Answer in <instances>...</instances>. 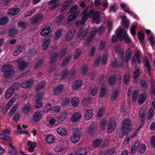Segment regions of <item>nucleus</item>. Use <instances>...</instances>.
<instances>
[{"label":"nucleus","mask_w":155,"mask_h":155,"mask_svg":"<svg viewBox=\"0 0 155 155\" xmlns=\"http://www.w3.org/2000/svg\"><path fill=\"white\" fill-rule=\"evenodd\" d=\"M117 36L122 41L124 38L125 42L127 44H129L130 42V38L128 37L127 32L125 31L123 29H120L116 32Z\"/></svg>","instance_id":"f257e3e1"},{"label":"nucleus","mask_w":155,"mask_h":155,"mask_svg":"<svg viewBox=\"0 0 155 155\" xmlns=\"http://www.w3.org/2000/svg\"><path fill=\"white\" fill-rule=\"evenodd\" d=\"M121 129L123 133H125L127 134V132H130L132 129V127L130 121L129 119H126L123 121Z\"/></svg>","instance_id":"f03ea898"},{"label":"nucleus","mask_w":155,"mask_h":155,"mask_svg":"<svg viewBox=\"0 0 155 155\" xmlns=\"http://www.w3.org/2000/svg\"><path fill=\"white\" fill-rule=\"evenodd\" d=\"M12 66L10 65H4L2 68V71L4 73V76L7 78L10 76L13 73Z\"/></svg>","instance_id":"7ed1b4c3"},{"label":"nucleus","mask_w":155,"mask_h":155,"mask_svg":"<svg viewBox=\"0 0 155 155\" xmlns=\"http://www.w3.org/2000/svg\"><path fill=\"white\" fill-rule=\"evenodd\" d=\"M81 134L80 129L78 128L75 129L73 134L71 137V141L74 143H77L80 140Z\"/></svg>","instance_id":"20e7f679"},{"label":"nucleus","mask_w":155,"mask_h":155,"mask_svg":"<svg viewBox=\"0 0 155 155\" xmlns=\"http://www.w3.org/2000/svg\"><path fill=\"white\" fill-rule=\"evenodd\" d=\"M43 19V16L41 14L35 15L31 18V24H34L37 23L42 21Z\"/></svg>","instance_id":"39448f33"},{"label":"nucleus","mask_w":155,"mask_h":155,"mask_svg":"<svg viewBox=\"0 0 155 155\" xmlns=\"http://www.w3.org/2000/svg\"><path fill=\"white\" fill-rule=\"evenodd\" d=\"M100 15L98 11L95 12L94 10H91L88 13L89 17L92 18L93 20L100 18Z\"/></svg>","instance_id":"423d86ee"},{"label":"nucleus","mask_w":155,"mask_h":155,"mask_svg":"<svg viewBox=\"0 0 155 155\" xmlns=\"http://www.w3.org/2000/svg\"><path fill=\"white\" fill-rule=\"evenodd\" d=\"M31 104L29 103L25 104L22 108L24 114L28 115L31 112Z\"/></svg>","instance_id":"0eeeda50"},{"label":"nucleus","mask_w":155,"mask_h":155,"mask_svg":"<svg viewBox=\"0 0 155 155\" xmlns=\"http://www.w3.org/2000/svg\"><path fill=\"white\" fill-rule=\"evenodd\" d=\"M63 89L64 86L62 84H60L57 86L53 90L54 94L58 96L62 93Z\"/></svg>","instance_id":"6e6552de"},{"label":"nucleus","mask_w":155,"mask_h":155,"mask_svg":"<svg viewBox=\"0 0 155 155\" xmlns=\"http://www.w3.org/2000/svg\"><path fill=\"white\" fill-rule=\"evenodd\" d=\"M116 127V125L114 120H110L108 126V133L111 134L115 128Z\"/></svg>","instance_id":"1a4fd4ad"},{"label":"nucleus","mask_w":155,"mask_h":155,"mask_svg":"<svg viewBox=\"0 0 155 155\" xmlns=\"http://www.w3.org/2000/svg\"><path fill=\"white\" fill-rule=\"evenodd\" d=\"M88 31L87 29L81 28L79 31L77 35V37L81 39H84L87 35Z\"/></svg>","instance_id":"9d476101"},{"label":"nucleus","mask_w":155,"mask_h":155,"mask_svg":"<svg viewBox=\"0 0 155 155\" xmlns=\"http://www.w3.org/2000/svg\"><path fill=\"white\" fill-rule=\"evenodd\" d=\"M138 63H140V55L138 51H136L132 60V64H136L137 62Z\"/></svg>","instance_id":"9b49d317"},{"label":"nucleus","mask_w":155,"mask_h":155,"mask_svg":"<svg viewBox=\"0 0 155 155\" xmlns=\"http://www.w3.org/2000/svg\"><path fill=\"white\" fill-rule=\"evenodd\" d=\"M20 9L18 8H14L9 9L8 14L12 15H17L20 12Z\"/></svg>","instance_id":"f8f14e48"},{"label":"nucleus","mask_w":155,"mask_h":155,"mask_svg":"<svg viewBox=\"0 0 155 155\" xmlns=\"http://www.w3.org/2000/svg\"><path fill=\"white\" fill-rule=\"evenodd\" d=\"M56 131L58 134L61 136L66 135L67 132L66 129L62 127H58Z\"/></svg>","instance_id":"ddd939ff"},{"label":"nucleus","mask_w":155,"mask_h":155,"mask_svg":"<svg viewBox=\"0 0 155 155\" xmlns=\"http://www.w3.org/2000/svg\"><path fill=\"white\" fill-rule=\"evenodd\" d=\"M33 81L31 79L24 81L21 83L20 86L22 88H28L31 85Z\"/></svg>","instance_id":"4468645a"},{"label":"nucleus","mask_w":155,"mask_h":155,"mask_svg":"<svg viewBox=\"0 0 155 155\" xmlns=\"http://www.w3.org/2000/svg\"><path fill=\"white\" fill-rule=\"evenodd\" d=\"M33 116L34 120L38 121L40 120L41 118L42 114L40 112L36 111L34 113Z\"/></svg>","instance_id":"2eb2a0df"},{"label":"nucleus","mask_w":155,"mask_h":155,"mask_svg":"<svg viewBox=\"0 0 155 155\" xmlns=\"http://www.w3.org/2000/svg\"><path fill=\"white\" fill-rule=\"evenodd\" d=\"M19 69L20 70L22 71L26 68L28 65V63L27 62L22 61H18Z\"/></svg>","instance_id":"dca6fc26"},{"label":"nucleus","mask_w":155,"mask_h":155,"mask_svg":"<svg viewBox=\"0 0 155 155\" xmlns=\"http://www.w3.org/2000/svg\"><path fill=\"white\" fill-rule=\"evenodd\" d=\"M96 131V126L94 124H91L87 128L88 133L91 134H94Z\"/></svg>","instance_id":"f3484780"},{"label":"nucleus","mask_w":155,"mask_h":155,"mask_svg":"<svg viewBox=\"0 0 155 155\" xmlns=\"http://www.w3.org/2000/svg\"><path fill=\"white\" fill-rule=\"evenodd\" d=\"M75 30L74 28L71 29L66 36L67 41H69L72 38L75 33Z\"/></svg>","instance_id":"a211bd4d"},{"label":"nucleus","mask_w":155,"mask_h":155,"mask_svg":"<svg viewBox=\"0 0 155 155\" xmlns=\"http://www.w3.org/2000/svg\"><path fill=\"white\" fill-rule=\"evenodd\" d=\"M81 114L79 113H76L73 114L71 118V120L72 122L74 123L78 121L81 118Z\"/></svg>","instance_id":"6ab92c4d"},{"label":"nucleus","mask_w":155,"mask_h":155,"mask_svg":"<svg viewBox=\"0 0 155 155\" xmlns=\"http://www.w3.org/2000/svg\"><path fill=\"white\" fill-rule=\"evenodd\" d=\"M103 141V140L101 138L94 140L92 142L93 147L95 148L98 147Z\"/></svg>","instance_id":"aec40b11"},{"label":"nucleus","mask_w":155,"mask_h":155,"mask_svg":"<svg viewBox=\"0 0 155 155\" xmlns=\"http://www.w3.org/2000/svg\"><path fill=\"white\" fill-rule=\"evenodd\" d=\"M122 23L126 28H128L129 27V23L128 20L125 16L123 15L121 17Z\"/></svg>","instance_id":"412c9836"},{"label":"nucleus","mask_w":155,"mask_h":155,"mask_svg":"<svg viewBox=\"0 0 155 155\" xmlns=\"http://www.w3.org/2000/svg\"><path fill=\"white\" fill-rule=\"evenodd\" d=\"M82 82L81 80H78L74 82L72 86V88L74 90H76L79 88L81 86Z\"/></svg>","instance_id":"4be33fe9"},{"label":"nucleus","mask_w":155,"mask_h":155,"mask_svg":"<svg viewBox=\"0 0 155 155\" xmlns=\"http://www.w3.org/2000/svg\"><path fill=\"white\" fill-rule=\"evenodd\" d=\"M139 147V141H136L133 144V146L131 147L130 153L131 154L135 153L136 152L137 149H138Z\"/></svg>","instance_id":"5701e85b"},{"label":"nucleus","mask_w":155,"mask_h":155,"mask_svg":"<svg viewBox=\"0 0 155 155\" xmlns=\"http://www.w3.org/2000/svg\"><path fill=\"white\" fill-rule=\"evenodd\" d=\"M139 147L138 149L139 153L140 154L143 153L146 149V145L144 144H141L139 141Z\"/></svg>","instance_id":"b1692460"},{"label":"nucleus","mask_w":155,"mask_h":155,"mask_svg":"<svg viewBox=\"0 0 155 155\" xmlns=\"http://www.w3.org/2000/svg\"><path fill=\"white\" fill-rule=\"evenodd\" d=\"M11 86L7 90L5 93V97L6 98H9L13 93L14 91Z\"/></svg>","instance_id":"393cba45"},{"label":"nucleus","mask_w":155,"mask_h":155,"mask_svg":"<svg viewBox=\"0 0 155 155\" xmlns=\"http://www.w3.org/2000/svg\"><path fill=\"white\" fill-rule=\"evenodd\" d=\"M139 99L138 100V104L139 105L142 104L146 99V94L145 93L140 94L139 95Z\"/></svg>","instance_id":"a878e982"},{"label":"nucleus","mask_w":155,"mask_h":155,"mask_svg":"<svg viewBox=\"0 0 155 155\" xmlns=\"http://www.w3.org/2000/svg\"><path fill=\"white\" fill-rule=\"evenodd\" d=\"M50 28V26H46L41 31L40 33L41 35L42 36H47L49 32Z\"/></svg>","instance_id":"bb28decb"},{"label":"nucleus","mask_w":155,"mask_h":155,"mask_svg":"<svg viewBox=\"0 0 155 155\" xmlns=\"http://www.w3.org/2000/svg\"><path fill=\"white\" fill-rule=\"evenodd\" d=\"M83 16L82 17V19L81 21V24L83 25L84 23L87 21L88 17H89L88 15V13H87L86 10H85L83 12Z\"/></svg>","instance_id":"cd10ccee"},{"label":"nucleus","mask_w":155,"mask_h":155,"mask_svg":"<svg viewBox=\"0 0 155 155\" xmlns=\"http://www.w3.org/2000/svg\"><path fill=\"white\" fill-rule=\"evenodd\" d=\"M15 101V97H13L9 101L5 107V110L6 112L5 113V114H6L7 111L9 109L10 107L12 106L13 103Z\"/></svg>","instance_id":"c85d7f7f"},{"label":"nucleus","mask_w":155,"mask_h":155,"mask_svg":"<svg viewBox=\"0 0 155 155\" xmlns=\"http://www.w3.org/2000/svg\"><path fill=\"white\" fill-rule=\"evenodd\" d=\"M93 111L91 109L87 110L85 115V119L86 120H89L91 118L93 115Z\"/></svg>","instance_id":"c756f323"},{"label":"nucleus","mask_w":155,"mask_h":155,"mask_svg":"<svg viewBox=\"0 0 155 155\" xmlns=\"http://www.w3.org/2000/svg\"><path fill=\"white\" fill-rule=\"evenodd\" d=\"M154 111L152 107H150L148 110L147 119L149 120H151L153 117Z\"/></svg>","instance_id":"7c9ffc66"},{"label":"nucleus","mask_w":155,"mask_h":155,"mask_svg":"<svg viewBox=\"0 0 155 155\" xmlns=\"http://www.w3.org/2000/svg\"><path fill=\"white\" fill-rule=\"evenodd\" d=\"M106 94V86L104 84H103L101 86L100 91V97H103Z\"/></svg>","instance_id":"2f4dec72"},{"label":"nucleus","mask_w":155,"mask_h":155,"mask_svg":"<svg viewBox=\"0 0 155 155\" xmlns=\"http://www.w3.org/2000/svg\"><path fill=\"white\" fill-rule=\"evenodd\" d=\"M86 153V150L84 148H79L76 152V155H85Z\"/></svg>","instance_id":"473e14b6"},{"label":"nucleus","mask_w":155,"mask_h":155,"mask_svg":"<svg viewBox=\"0 0 155 155\" xmlns=\"http://www.w3.org/2000/svg\"><path fill=\"white\" fill-rule=\"evenodd\" d=\"M66 148L64 147H57L54 148V150L56 152L64 153L66 151Z\"/></svg>","instance_id":"72a5a7b5"},{"label":"nucleus","mask_w":155,"mask_h":155,"mask_svg":"<svg viewBox=\"0 0 155 155\" xmlns=\"http://www.w3.org/2000/svg\"><path fill=\"white\" fill-rule=\"evenodd\" d=\"M115 50L118 53V56H120V58L121 61L122 62L123 61V56L124 54V50L121 49L118 47H117L116 48Z\"/></svg>","instance_id":"f704fd0d"},{"label":"nucleus","mask_w":155,"mask_h":155,"mask_svg":"<svg viewBox=\"0 0 155 155\" xmlns=\"http://www.w3.org/2000/svg\"><path fill=\"white\" fill-rule=\"evenodd\" d=\"M9 21L8 17L5 16L0 19V25H6Z\"/></svg>","instance_id":"c9c22d12"},{"label":"nucleus","mask_w":155,"mask_h":155,"mask_svg":"<svg viewBox=\"0 0 155 155\" xmlns=\"http://www.w3.org/2000/svg\"><path fill=\"white\" fill-rule=\"evenodd\" d=\"M27 25V22L26 21H20L17 23V26L19 28L22 29L25 28Z\"/></svg>","instance_id":"e433bc0d"},{"label":"nucleus","mask_w":155,"mask_h":155,"mask_svg":"<svg viewBox=\"0 0 155 155\" xmlns=\"http://www.w3.org/2000/svg\"><path fill=\"white\" fill-rule=\"evenodd\" d=\"M145 37L143 32L142 31H139L138 33V38L141 44L143 42Z\"/></svg>","instance_id":"4c0bfd02"},{"label":"nucleus","mask_w":155,"mask_h":155,"mask_svg":"<svg viewBox=\"0 0 155 155\" xmlns=\"http://www.w3.org/2000/svg\"><path fill=\"white\" fill-rule=\"evenodd\" d=\"M19 106V104H15L11 108L8 114L10 116H12L14 114L16 109Z\"/></svg>","instance_id":"58836bf2"},{"label":"nucleus","mask_w":155,"mask_h":155,"mask_svg":"<svg viewBox=\"0 0 155 155\" xmlns=\"http://www.w3.org/2000/svg\"><path fill=\"white\" fill-rule=\"evenodd\" d=\"M79 13L78 12L74 13L72 15L70 16L68 18V21H71L75 18L78 16Z\"/></svg>","instance_id":"ea45409f"},{"label":"nucleus","mask_w":155,"mask_h":155,"mask_svg":"<svg viewBox=\"0 0 155 155\" xmlns=\"http://www.w3.org/2000/svg\"><path fill=\"white\" fill-rule=\"evenodd\" d=\"M79 100L77 97H75L72 99L71 103L73 106L77 107L79 104Z\"/></svg>","instance_id":"a19ab883"},{"label":"nucleus","mask_w":155,"mask_h":155,"mask_svg":"<svg viewBox=\"0 0 155 155\" xmlns=\"http://www.w3.org/2000/svg\"><path fill=\"white\" fill-rule=\"evenodd\" d=\"M49 39H45L42 44V49L44 50H46L50 43Z\"/></svg>","instance_id":"79ce46f5"},{"label":"nucleus","mask_w":155,"mask_h":155,"mask_svg":"<svg viewBox=\"0 0 155 155\" xmlns=\"http://www.w3.org/2000/svg\"><path fill=\"white\" fill-rule=\"evenodd\" d=\"M18 33V30L16 28H14L11 29L9 31V35L13 36L17 34Z\"/></svg>","instance_id":"37998d69"},{"label":"nucleus","mask_w":155,"mask_h":155,"mask_svg":"<svg viewBox=\"0 0 155 155\" xmlns=\"http://www.w3.org/2000/svg\"><path fill=\"white\" fill-rule=\"evenodd\" d=\"M46 140L47 143H51L54 142V136L50 135L47 137L46 138Z\"/></svg>","instance_id":"c03bdc74"},{"label":"nucleus","mask_w":155,"mask_h":155,"mask_svg":"<svg viewBox=\"0 0 155 155\" xmlns=\"http://www.w3.org/2000/svg\"><path fill=\"white\" fill-rule=\"evenodd\" d=\"M51 104L48 103L45 106V107L43 110V111L44 113H46L48 112L51 108Z\"/></svg>","instance_id":"a18cd8bd"},{"label":"nucleus","mask_w":155,"mask_h":155,"mask_svg":"<svg viewBox=\"0 0 155 155\" xmlns=\"http://www.w3.org/2000/svg\"><path fill=\"white\" fill-rule=\"evenodd\" d=\"M144 63L145 66L147 70L148 73L150 74V63L149 61L147 59H146L144 61Z\"/></svg>","instance_id":"49530a36"},{"label":"nucleus","mask_w":155,"mask_h":155,"mask_svg":"<svg viewBox=\"0 0 155 155\" xmlns=\"http://www.w3.org/2000/svg\"><path fill=\"white\" fill-rule=\"evenodd\" d=\"M123 61L121 62L120 64H117L116 61H112L111 62V66L113 68H115L116 66H117L119 68H121L123 66Z\"/></svg>","instance_id":"de8ad7c7"},{"label":"nucleus","mask_w":155,"mask_h":155,"mask_svg":"<svg viewBox=\"0 0 155 155\" xmlns=\"http://www.w3.org/2000/svg\"><path fill=\"white\" fill-rule=\"evenodd\" d=\"M71 58V57L70 55L68 56L61 63V66L64 67L70 61Z\"/></svg>","instance_id":"09e8293b"},{"label":"nucleus","mask_w":155,"mask_h":155,"mask_svg":"<svg viewBox=\"0 0 155 155\" xmlns=\"http://www.w3.org/2000/svg\"><path fill=\"white\" fill-rule=\"evenodd\" d=\"M115 153V149L113 148L106 150L104 154V155H113Z\"/></svg>","instance_id":"8fccbe9b"},{"label":"nucleus","mask_w":155,"mask_h":155,"mask_svg":"<svg viewBox=\"0 0 155 155\" xmlns=\"http://www.w3.org/2000/svg\"><path fill=\"white\" fill-rule=\"evenodd\" d=\"M118 94V91L117 89L115 90L113 93L110 98L112 101H114L116 98Z\"/></svg>","instance_id":"3c124183"},{"label":"nucleus","mask_w":155,"mask_h":155,"mask_svg":"<svg viewBox=\"0 0 155 155\" xmlns=\"http://www.w3.org/2000/svg\"><path fill=\"white\" fill-rule=\"evenodd\" d=\"M0 139L8 141H10L11 140V138L10 137L4 134H2L0 135Z\"/></svg>","instance_id":"603ef678"},{"label":"nucleus","mask_w":155,"mask_h":155,"mask_svg":"<svg viewBox=\"0 0 155 155\" xmlns=\"http://www.w3.org/2000/svg\"><path fill=\"white\" fill-rule=\"evenodd\" d=\"M42 104L41 101L39 98L37 99L35 103V108H38L41 106Z\"/></svg>","instance_id":"864d4df0"},{"label":"nucleus","mask_w":155,"mask_h":155,"mask_svg":"<svg viewBox=\"0 0 155 155\" xmlns=\"http://www.w3.org/2000/svg\"><path fill=\"white\" fill-rule=\"evenodd\" d=\"M45 82L44 81H42L37 86L36 89L38 90L43 88L45 85Z\"/></svg>","instance_id":"5fc2aeb1"},{"label":"nucleus","mask_w":155,"mask_h":155,"mask_svg":"<svg viewBox=\"0 0 155 155\" xmlns=\"http://www.w3.org/2000/svg\"><path fill=\"white\" fill-rule=\"evenodd\" d=\"M70 99L66 98L63 101L61 104L63 106L65 107L69 105L70 103Z\"/></svg>","instance_id":"6e6d98bb"},{"label":"nucleus","mask_w":155,"mask_h":155,"mask_svg":"<svg viewBox=\"0 0 155 155\" xmlns=\"http://www.w3.org/2000/svg\"><path fill=\"white\" fill-rule=\"evenodd\" d=\"M116 82V79L114 76H110L109 77V83L111 86L114 85Z\"/></svg>","instance_id":"4d7b16f0"},{"label":"nucleus","mask_w":155,"mask_h":155,"mask_svg":"<svg viewBox=\"0 0 155 155\" xmlns=\"http://www.w3.org/2000/svg\"><path fill=\"white\" fill-rule=\"evenodd\" d=\"M81 51L80 49H77L74 53V59H76L80 55Z\"/></svg>","instance_id":"13d9d810"},{"label":"nucleus","mask_w":155,"mask_h":155,"mask_svg":"<svg viewBox=\"0 0 155 155\" xmlns=\"http://www.w3.org/2000/svg\"><path fill=\"white\" fill-rule=\"evenodd\" d=\"M62 30L60 29H58L55 33V39H58L60 36Z\"/></svg>","instance_id":"bf43d9fd"},{"label":"nucleus","mask_w":155,"mask_h":155,"mask_svg":"<svg viewBox=\"0 0 155 155\" xmlns=\"http://www.w3.org/2000/svg\"><path fill=\"white\" fill-rule=\"evenodd\" d=\"M131 51L129 50L128 51V53L125 56V60L126 62H127L129 61L131 56Z\"/></svg>","instance_id":"052dcab7"},{"label":"nucleus","mask_w":155,"mask_h":155,"mask_svg":"<svg viewBox=\"0 0 155 155\" xmlns=\"http://www.w3.org/2000/svg\"><path fill=\"white\" fill-rule=\"evenodd\" d=\"M36 11V10L34 9L29 11L27 12L26 14H25V17H27L31 16Z\"/></svg>","instance_id":"680f3d73"},{"label":"nucleus","mask_w":155,"mask_h":155,"mask_svg":"<svg viewBox=\"0 0 155 155\" xmlns=\"http://www.w3.org/2000/svg\"><path fill=\"white\" fill-rule=\"evenodd\" d=\"M138 93L137 91H134L132 94V100L134 101H135L137 100V98L138 95Z\"/></svg>","instance_id":"e2e57ef3"},{"label":"nucleus","mask_w":155,"mask_h":155,"mask_svg":"<svg viewBox=\"0 0 155 155\" xmlns=\"http://www.w3.org/2000/svg\"><path fill=\"white\" fill-rule=\"evenodd\" d=\"M43 61L42 60H40L38 62H36L35 65V69L40 68L41 66L43 64Z\"/></svg>","instance_id":"0e129e2a"},{"label":"nucleus","mask_w":155,"mask_h":155,"mask_svg":"<svg viewBox=\"0 0 155 155\" xmlns=\"http://www.w3.org/2000/svg\"><path fill=\"white\" fill-rule=\"evenodd\" d=\"M130 75L128 74H126L124 75V82L125 84H127L129 80Z\"/></svg>","instance_id":"69168bd1"},{"label":"nucleus","mask_w":155,"mask_h":155,"mask_svg":"<svg viewBox=\"0 0 155 155\" xmlns=\"http://www.w3.org/2000/svg\"><path fill=\"white\" fill-rule=\"evenodd\" d=\"M104 108L103 107H101V109L99 110L97 114L98 117H101L104 113Z\"/></svg>","instance_id":"338daca9"},{"label":"nucleus","mask_w":155,"mask_h":155,"mask_svg":"<svg viewBox=\"0 0 155 155\" xmlns=\"http://www.w3.org/2000/svg\"><path fill=\"white\" fill-rule=\"evenodd\" d=\"M19 114L18 113L15 114L13 118V120L15 122L18 121L19 120Z\"/></svg>","instance_id":"774afa93"}]
</instances>
